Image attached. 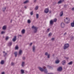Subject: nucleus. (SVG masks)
<instances>
[{
	"instance_id": "9b49d317",
	"label": "nucleus",
	"mask_w": 74,
	"mask_h": 74,
	"mask_svg": "<svg viewBox=\"0 0 74 74\" xmlns=\"http://www.w3.org/2000/svg\"><path fill=\"white\" fill-rule=\"evenodd\" d=\"M45 13H46V14H47L48 12L49 11V9L47 8L45 10Z\"/></svg>"
},
{
	"instance_id": "473e14b6",
	"label": "nucleus",
	"mask_w": 74,
	"mask_h": 74,
	"mask_svg": "<svg viewBox=\"0 0 74 74\" xmlns=\"http://www.w3.org/2000/svg\"><path fill=\"white\" fill-rule=\"evenodd\" d=\"M7 55V53H5V54L3 55V56H4L5 57Z\"/></svg>"
},
{
	"instance_id": "8fccbe9b",
	"label": "nucleus",
	"mask_w": 74,
	"mask_h": 74,
	"mask_svg": "<svg viewBox=\"0 0 74 74\" xmlns=\"http://www.w3.org/2000/svg\"><path fill=\"white\" fill-rule=\"evenodd\" d=\"M5 73L4 72H2L1 74H4Z\"/></svg>"
},
{
	"instance_id": "f257e3e1",
	"label": "nucleus",
	"mask_w": 74,
	"mask_h": 74,
	"mask_svg": "<svg viewBox=\"0 0 74 74\" xmlns=\"http://www.w3.org/2000/svg\"><path fill=\"white\" fill-rule=\"evenodd\" d=\"M39 69L41 71H44L45 73H48V71H47V69H46V67L44 66L43 67V68H42L40 67H39Z\"/></svg>"
},
{
	"instance_id": "f704fd0d",
	"label": "nucleus",
	"mask_w": 74,
	"mask_h": 74,
	"mask_svg": "<svg viewBox=\"0 0 74 74\" xmlns=\"http://www.w3.org/2000/svg\"><path fill=\"white\" fill-rule=\"evenodd\" d=\"M48 53L47 52H46L45 53V55H46V56H48Z\"/></svg>"
},
{
	"instance_id": "7c9ffc66",
	"label": "nucleus",
	"mask_w": 74,
	"mask_h": 74,
	"mask_svg": "<svg viewBox=\"0 0 74 74\" xmlns=\"http://www.w3.org/2000/svg\"><path fill=\"white\" fill-rule=\"evenodd\" d=\"M5 9H6V8H4L3 9V11L4 12L5 10Z\"/></svg>"
},
{
	"instance_id": "a878e982",
	"label": "nucleus",
	"mask_w": 74,
	"mask_h": 74,
	"mask_svg": "<svg viewBox=\"0 0 74 74\" xmlns=\"http://www.w3.org/2000/svg\"><path fill=\"white\" fill-rule=\"evenodd\" d=\"M73 64L72 62H71L68 63V64L69 65H71V64Z\"/></svg>"
},
{
	"instance_id": "f3484780",
	"label": "nucleus",
	"mask_w": 74,
	"mask_h": 74,
	"mask_svg": "<svg viewBox=\"0 0 74 74\" xmlns=\"http://www.w3.org/2000/svg\"><path fill=\"white\" fill-rule=\"evenodd\" d=\"M64 0H60L59 1H58V4H61V3H62V2H63L64 1Z\"/></svg>"
},
{
	"instance_id": "72a5a7b5",
	"label": "nucleus",
	"mask_w": 74,
	"mask_h": 74,
	"mask_svg": "<svg viewBox=\"0 0 74 74\" xmlns=\"http://www.w3.org/2000/svg\"><path fill=\"white\" fill-rule=\"evenodd\" d=\"M49 30H50V29L49 28V29H47V32H49Z\"/></svg>"
},
{
	"instance_id": "9d476101",
	"label": "nucleus",
	"mask_w": 74,
	"mask_h": 74,
	"mask_svg": "<svg viewBox=\"0 0 74 74\" xmlns=\"http://www.w3.org/2000/svg\"><path fill=\"white\" fill-rule=\"evenodd\" d=\"M53 22H54L53 20H51L50 21V25H53Z\"/></svg>"
},
{
	"instance_id": "dca6fc26",
	"label": "nucleus",
	"mask_w": 74,
	"mask_h": 74,
	"mask_svg": "<svg viewBox=\"0 0 74 74\" xmlns=\"http://www.w3.org/2000/svg\"><path fill=\"white\" fill-rule=\"evenodd\" d=\"M12 42H10L8 43V45L9 46H11V45H12Z\"/></svg>"
},
{
	"instance_id": "393cba45",
	"label": "nucleus",
	"mask_w": 74,
	"mask_h": 74,
	"mask_svg": "<svg viewBox=\"0 0 74 74\" xmlns=\"http://www.w3.org/2000/svg\"><path fill=\"white\" fill-rule=\"evenodd\" d=\"M38 6H36V7L35 10H38Z\"/></svg>"
},
{
	"instance_id": "aec40b11",
	"label": "nucleus",
	"mask_w": 74,
	"mask_h": 74,
	"mask_svg": "<svg viewBox=\"0 0 74 74\" xmlns=\"http://www.w3.org/2000/svg\"><path fill=\"white\" fill-rule=\"evenodd\" d=\"M4 63V61L3 60H2L1 62V64H3Z\"/></svg>"
},
{
	"instance_id": "6e6d98bb",
	"label": "nucleus",
	"mask_w": 74,
	"mask_h": 74,
	"mask_svg": "<svg viewBox=\"0 0 74 74\" xmlns=\"http://www.w3.org/2000/svg\"><path fill=\"white\" fill-rule=\"evenodd\" d=\"M3 53H5V52L4 51H3Z\"/></svg>"
},
{
	"instance_id": "2eb2a0df",
	"label": "nucleus",
	"mask_w": 74,
	"mask_h": 74,
	"mask_svg": "<svg viewBox=\"0 0 74 74\" xmlns=\"http://www.w3.org/2000/svg\"><path fill=\"white\" fill-rule=\"evenodd\" d=\"M21 33L23 34H25V29H23L21 31Z\"/></svg>"
},
{
	"instance_id": "f03ea898",
	"label": "nucleus",
	"mask_w": 74,
	"mask_h": 74,
	"mask_svg": "<svg viewBox=\"0 0 74 74\" xmlns=\"http://www.w3.org/2000/svg\"><path fill=\"white\" fill-rule=\"evenodd\" d=\"M64 22L66 23V24H68L70 23V18H69L66 17V19L64 20Z\"/></svg>"
},
{
	"instance_id": "7ed1b4c3",
	"label": "nucleus",
	"mask_w": 74,
	"mask_h": 74,
	"mask_svg": "<svg viewBox=\"0 0 74 74\" xmlns=\"http://www.w3.org/2000/svg\"><path fill=\"white\" fill-rule=\"evenodd\" d=\"M32 28L34 29V33H36L37 32V27L33 26L32 27Z\"/></svg>"
},
{
	"instance_id": "58836bf2",
	"label": "nucleus",
	"mask_w": 74,
	"mask_h": 74,
	"mask_svg": "<svg viewBox=\"0 0 74 74\" xmlns=\"http://www.w3.org/2000/svg\"><path fill=\"white\" fill-rule=\"evenodd\" d=\"M4 33H5V32L2 31L1 32V34H4Z\"/></svg>"
},
{
	"instance_id": "e433bc0d",
	"label": "nucleus",
	"mask_w": 74,
	"mask_h": 74,
	"mask_svg": "<svg viewBox=\"0 0 74 74\" xmlns=\"http://www.w3.org/2000/svg\"><path fill=\"white\" fill-rule=\"evenodd\" d=\"M15 49H18V46H16L15 47Z\"/></svg>"
},
{
	"instance_id": "b1692460",
	"label": "nucleus",
	"mask_w": 74,
	"mask_h": 74,
	"mask_svg": "<svg viewBox=\"0 0 74 74\" xmlns=\"http://www.w3.org/2000/svg\"><path fill=\"white\" fill-rule=\"evenodd\" d=\"M2 29L3 30H5L6 29V27L5 26H3V27Z\"/></svg>"
},
{
	"instance_id": "412c9836",
	"label": "nucleus",
	"mask_w": 74,
	"mask_h": 74,
	"mask_svg": "<svg viewBox=\"0 0 74 74\" xmlns=\"http://www.w3.org/2000/svg\"><path fill=\"white\" fill-rule=\"evenodd\" d=\"M56 21H57V19L56 18H55L54 19L53 22H56Z\"/></svg>"
},
{
	"instance_id": "5701e85b",
	"label": "nucleus",
	"mask_w": 74,
	"mask_h": 74,
	"mask_svg": "<svg viewBox=\"0 0 74 74\" xmlns=\"http://www.w3.org/2000/svg\"><path fill=\"white\" fill-rule=\"evenodd\" d=\"M27 23H29V24L31 23V21H30V20L29 19L28 20Z\"/></svg>"
},
{
	"instance_id": "4c0bfd02",
	"label": "nucleus",
	"mask_w": 74,
	"mask_h": 74,
	"mask_svg": "<svg viewBox=\"0 0 74 74\" xmlns=\"http://www.w3.org/2000/svg\"><path fill=\"white\" fill-rule=\"evenodd\" d=\"M23 60H25V59H26V57H23Z\"/></svg>"
},
{
	"instance_id": "20e7f679",
	"label": "nucleus",
	"mask_w": 74,
	"mask_h": 74,
	"mask_svg": "<svg viewBox=\"0 0 74 74\" xmlns=\"http://www.w3.org/2000/svg\"><path fill=\"white\" fill-rule=\"evenodd\" d=\"M69 47V44H66L64 45V49H66L67 48H68Z\"/></svg>"
},
{
	"instance_id": "37998d69",
	"label": "nucleus",
	"mask_w": 74,
	"mask_h": 74,
	"mask_svg": "<svg viewBox=\"0 0 74 74\" xmlns=\"http://www.w3.org/2000/svg\"><path fill=\"white\" fill-rule=\"evenodd\" d=\"M8 37H6L5 38L6 40H8Z\"/></svg>"
},
{
	"instance_id": "f8f14e48",
	"label": "nucleus",
	"mask_w": 74,
	"mask_h": 74,
	"mask_svg": "<svg viewBox=\"0 0 74 74\" xmlns=\"http://www.w3.org/2000/svg\"><path fill=\"white\" fill-rule=\"evenodd\" d=\"M16 36H15L14 38L13 39L12 41H14V42H15V41H16Z\"/></svg>"
},
{
	"instance_id": "09e8293b",
	"label": "nucleus",
	"mask_w": 74,
	"mask_h": 74,
	"mask_svg": "<svg viewBox=\"0 0 74 74\" xmlns=\"http://www.w3.org/2000/svg\"><path fill=\"white\" fill-rule=\"evenodd\" d=\"M51 40H52V41H53V40H54V38H52L51 39Z\"/></svg>"
},
{
	"instance_id": "bb28decb",
	"label": "nucleus",
	"mask_w": 74,
	"mask_h": 74,
	"mask_svg": "<svg viewBox=\"0 0 74 74\" xmlns=\"http://www.w3.org/2000/svg\"><path fill=\"white\" fill-rule=\"evenodd\" d=\"M29 2V1H26L24 2V4H26Z\"/></svg>"
},
{
	"instance_id": "39448f33",
	"label": "nucleus",
	"mask_w": 74,
	"mask_h": 74,
	"mask_svg": "<svg viewBox=\"0 0 74 74\" xmlns=\"http://www.w3.org/2000/svg\"><path fill=\"white\" fill-rule=\"evenodd\" d=\"M57 71H62V67H59L57 69Z\"/></svg>"
},
{
	"instance_id": "49530a36",
	"label": "nucleus",
	"mask_w": 74,
	"mask_h": 74,
	"mask_svg": "<svg viewBox=\"0 0 74 74\" xmlns=\"http://www.w3.org/2000/svg\"><path fill=\"white\" fill-rule=\"evenodd\" d=\"M32 43H31L30 44V46H32Z\"/></svg>"
},
{
	"instance_id": "c756f323",
	"label": "nucleus",
	"mask_w": 74,
	"mask_h": 74,
	"mask_svg": "<svg viewBox=\"0 0 74 74\" xmlns=\"http://www.w3.org/2000/svg\"><path fill=\"white\" fill-rule=\"evenodd\" d=\"M36 18H38V17H39V16L38 14H37L36 15Z\"/></svg>"
},
{
	"instance_id": "a18cd8bd",
	"label": "nucleus",
	"mask_w": 74,
	"mask_h": 74,
	"mask_svg": "<svg viewBox=\"0 0 74 74\" xmlns=\"http://www.w3.org/2000/svg\"><path fill=\"white\" fill-rule=\"evenodd\" d=\"M37 0H34V3H36V1H37Z\"/></svg>"
},
{
	"instance_id": "c03bdc74",
	"label": "nucleus",
	"mask_w": 74,
	"mask_h": 74,
	"mask_svg": "<svg viewBox=\"0 0 74 74\" xmlns=\"http://www.w3.org/2000/svg\"><path fill=\"white\" fill-rule=\"evenodd\" d=\"M67 7V5H64V8H66Z\"/></svg>"
},
{
	"instance_id": "c85d7f7f",
	"label": "nucleus",
	"mask_w": 74,
	"mask_h": 74,
	"mask_svg": "<svg viewBox=\"0 0 74 74\" xmlns=\"http://www.w3.org/2000/svg\"><path fill=\"white\" fill-rule=\"evenodd\" d=\"M47 67L48 69H50L52 68V67L51 66H49V65H48L47 66Z\"/></svg>"
},
{
	"instance_id": "864d4df0",
	"label": "nucleus",
	"mask_w": 74,
	"mask_h": 74,
	"mask_svg": "<svg viewBox=\"0 0 74 74\" xmlns=\"http://www.w3.org/2000/svg\"><path fill=\"white\" fill-rule=\"evenodd\" d=\"M24 7L25 8H27V7L26 6H25Z\"/></svg>"
},
{
	"instance_id": "0eeeda50",
	"label": "nucleus",
	"mask_w": 74,
	"mask_h": 74,
	"mask_svg": "<svg viewBox=\"0 0 74 74\" xmlns=\"http://www.w3.org/2000/svg\"><path fill=\"white\" fill-rule=\"evenodd\" d=\"M61 26L62 28L64 27L65 26V24L63 23H62L61 24Z\"/></svg>"
},
{
	"instance_id": "5fc2aeb1",
	"label": "nucleus",
	"mask_w": 74,
	"mask_h": 74,
	"mask_svg": "<svg viewBox=\"0 0 74 74\" xmlns=\"http://www.w3.org/2000/svg\"><path fill=\"white\" fill-rule=\"evenodd\" d=\"M10 22H12V20H11Z\"/></svg>"
},
{
	"instance_id": "6e6552de",
	"label": "nucleus",
	"mask_w": 74,
	"mask_h": 74,
	"mask_svg": "<svg viewBox=\"0 0 74 74\" xmlns=\"http://www.w3.org/2000/svg\"><path fill=\"white\" fill-rule=\"evenodd\" d=\"M32 51L33 52H34V53L36 52V47H34V46H33Z\"/></svg>"
},
{
	"instance_id": "c9c22d12",
	"label": "nucleus",
	"mask_w": 74,
	"mask_h": 74,
	"mask_svg": "<svg viewBox=\"0 0 74 74\" xmlns=\"http://www.w3.org/2000/svg\"><path fill=\"white\" fill-rule=\"evenodd\" d=\"M15 64L13 62H12L11 63V65L12 66H14Z\"/></svg>"
},
{
	"instance_id": "603ef678",
	"label": "nucleus",
	"mask_w": 74,
	"mask_h": 74,
	"mask_svg": "<svg viewBox=\"0 0 74 74\" xmlns=\"http://www.w3.org/2000/svg\"><path fill=\"white\" fill-rule=\"evenodd\" d=\"M19 36H20V37H22V35H19Z\"/></svg>"
},
{
	"instance_id": "6ab92c4d",
	"label": "nucleus",
	"mask_w": 74,
	"mask_h": 74,
	"mask_svg": "<svg viewBox=\"0 0 74 74\" xmlns=\"http://www.w3.org/2000/svg\"><path fill=\"white\" fill-rule=\"evenodd\" d=\"M21 72L22 74H24V73H25V71L23 69L21 70Z\"/></svg>"
},
{
	"instance_id": "a211bd4d",
	"label": "nucleus",
	"mask_w": 74,
	"mask_h": 74,
	"mask_svg": "<svg viewBox=\"0 0 74 74\" xmlns=\"http://www.w3.org/2000/svg\"><path fill=\"white\" fill-rule=\"evenodd\" d=\"M63 11H62L60 13V16H63Z\"/></svg>"
},
{
	"instance_id": "de8ad7c7",
	"label": "nucleus",
	"mask_w": 74,
	"mask_h": 74,
	"mask_svg": "<svg viewBox=\"0 0 74 74\" xmlns=\"http://www.w3.org/2000/svg\"><path fill=\"white\" fill-rule=\"evenodd\" d=\"M72 10L73 11H74V8H73L72 9Z\"/></svg>"
},
{
	"instance_id": "ddd939ff",
	"label": "nucleus",
	"mask_w": 74,
	"mask_h": 74,
	"mask_svg": "<svg viewBox=\"0 0 74 74\" xmlns=\"http://www.w3.org/2000/svg\"><path fill=\"white\" fill-rule=\"evenodd\" d=\"M71 26L72 27H74V21H73V22L71 23Z\"/></svg>"
},
{
	"instance_id": "2f4dec72",
	"label": "nucleus",
	"mask_w": 74,
	"mask_h": 74,
	"mask_svg": "<svg viewBox=\"0 0 74 74\" xmlns=\"http://www.w3.org/2000/svg\"><path fill=\"white\" fill-rule=\"evenodd\" d=\"M52 34L51 33H50L49 34V36H52Z\"/></svg>"
},
{
	"instance_id": "4be33fe9",
	"label": "nucleus",
	"mask_w": 74,
	"mask_h": 74,
	"mask_svg": "<svg viewBox=\"0 0 74 74\" xmlns=\"http://www.w3.org/2000/svg\"><path fill=\"white\" fill-rule=\"evenodd\" d=\"M14 54L15 55V57H16V56H17V55L18 54V53L16 52L14 53Z\"/></svg>"
},
{
	"instance_id": "1a4fd4ad",
	"label": "nucleus",
	"mask_w": 74,
	"mask_h": 74,
	"mask_svg": "<svg viewBox=\"0 0 74 74\" xmlns=\"http://www.w3.org/2000/svg\"><path fill=\"white\" fill-rule=\"evenodd\" d=\"M22 51L20 50L18 52V56H21L22 55Z\"/></svg>"
},
{
	"instance_id": "423d86ee",
	"label": "nucleus",
	"mask_w": 74,
	"mask_h": 74,
	"mask_svg": "<svg viewBox=\"0 0 74 74\" xmlns=\"http://www.w3.org/2000/svg\"><path fill=\"white\" fill-rule=\"evenodd\" d=\"M25 66V62H23L21 64V66L22 67H24Z\"/></svg>"
},
{
	"instance_id": "4468645a",
	"label": "nucleus",
	"mask_w": 74,
	"mask_h": 74,
	"mask_svg": "<svg viewBox=\"0 0 74 74\" xmlns=\"http://www.w3.org/2000/svg\"><path fill=\"white\" fill-rule=\"evenodd\" d=\"M62 65H64V64H66V60H64L62 61Z\"/></svg>"
},
{
	"instance_id": "3c124183",
	"label": "nucleus",
	"mask_w": 74,
	"mask_h": 74,
	"mask_svg": "<svg viewBox=\"0 0 74 74\" xmlns=\"http://www.w3.org/2000/svg\"><path fill=\"white\" fill-rule=\"evenodd\" d=\"M66 34H67V33H66V32H65V33H64V35H66Z\"/></svg>"
},
{
	"instance_id": "ea45409f",
	"label": "nucleus",
	"mask_w": 74,
	"mask_h": 74,
	"mask_svg": "<svg viewBox=\"0 0 74 74\" xmlns=\"http://www.w3.org/2000/svg\"><path fill=\"white\" fill-rule=\"evenodd\" d=\"M71 40H74V37L73 36L72 37Z\"/></svg>"
},
{
	"instance_id": "79ce46f5",
	"label": "nucleus",
	"mask_w": 74,
	"mask_h": 74,
	"mask_svg": "<svg viewBox=\"0 0 74 74\" xmlns=\"http://www.w3.org/2000/svg\"><path fill=\"white\" fill-rule=\"evenodd\" d=\"M30 14L31 15H32L33 14V11L31 12L30 13Z\"/></svg>"
},
{
	"instance_id": "a19ab883",
	"label": "nucleus",
	"mask_w": 74,
	"mask_h": 74,
	"mask_svg": "<svg viewBox=\"0 0 74 74\" xmlns=\"http://www.w3.org/2000/svg\"><path fill=\"white\" fill-rule=\"evenodd\" d=\"M50 57V54H49L47 56V58H49Z\"/></svg>"
},
{
	"instance_id": "cd10ccee",
	"label": "nucleus",
	"mask_w": 74,
	"mask_h": 74,
	"mask_svg": "<svg viewBox=\"0 0 74 74\" xmlns=\"http://www.w3.org/2000/svg\"><path fill=\"white\" fill-rule=\"evenodd\" d=\"M59 62H60L58 60H57L55 62H56V63L57 64H58V63H59Z\"/></svg>"
},
{
	"instance_id": "4d7b16f0",
	"label": "nucleus",
	"mask_w": 74,
	"mask_h": 74,
	"mask_svg": "<svg viewBox=\"0 0 74 74\" xmlns=\"http://www.w3.org/2000/svg\"><path fill=\"white\" fill-rule=\"evenodd\" d=\"M50 12L51 13V12Z\"/></svg>"
}]
</instances>
